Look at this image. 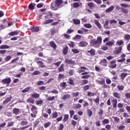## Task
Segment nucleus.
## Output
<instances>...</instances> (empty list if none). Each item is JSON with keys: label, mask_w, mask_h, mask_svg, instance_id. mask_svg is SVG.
Segmentation results:
<instances>
[{"label": "nucleus", "mask_w": 130, "mask_h": 130, "mask_svg": "<svg viewBox=\"0 0 130 130\" xmlns=\"http://www.w3.org/2000/svg\"><path fill=\"white\" fill-rule=\"evenodd\" d=\"M101 44H102V38L101 37H98L96 39H94L90 40V46L98 48L100 47Z\"/></svg>", "instance_id": "nucleus-1"}, {"label": "nucleus", "mask_w": 130, "mask_h": 130, "mask_svg": "<svg viewBox=\"0 0 130 130\" xmlns=\"http://www.w3.org/2000/svg\"><path fill=\"white\" fill-rule=\"evenodd\" d=\"M117 67V64H116V60H112L109 65V67L111 69H115Z\"/></svg>", "instance_id": "nucleus-2"}, {"label": "nucleus", "mask_w": 130, "mask_h": 130, "mask_svg": "<svg viewBox=\"0 0 130 130\" xmlns=\"http://www.w3.org/2000/svg\"><path fill=\"white\" fill-rule=\"evenodd\" d=\"M11 82H12V79H11V77L4 79L2 81V82L3 83V84H5L6 85L11 84Z\"/></svg>", "instance_id": "nucleus-3"}, {"label": "nucleus", "mask_w": 130, "mask_h": 130, "mask_svg": "<svg viewBox=\"0 0 130 130\" xmlns=\"http://www.w3.org/2000/svg\"><path fill=\"white\" fill-rule=\"evenodd\" d=\"M88 45V42L85 41H80L78 43V46L79 47H86Z\"/></svg>", "instance_id": "nucleus-4"}, {"label": "nucleus", "mask_w": 130, "mask_h": 130, "mask_svg": "<svg viewBox=\"0 0 130 130\" xmlns=\"http://www.w3.org/2000/svg\"><path fill=\"white\" fill-rule=\"evenodd\" d=\"M81 79H89L90 78V76L89 75V72H85L81 73Z\"/></svg>", "instance_id": "nucleus-5"}, {"label": "nucleus", "mask_w": 130, "mask_h": 130, "mask_svg": "<svg viewBox=\"0 0 130 130\" xmlns=\"http://www.w3.org/2000/svg\"><path fill=\"white\" fill-rule=\"evenodd\" d=\"M67 83L71 86H75L76 85L75 81H74V79L72 77L69 78L68 81H67Z\"/></svg>", "instance_id": "nucleus-6"}, {"label": "nucleus", "mask_w": 130, "mask_h": 130, "mask_svg": "<svg viewBox=\"0 0 130 130\" xmlns=\"http://www.w3.org/2000/svg\"><path fill=\"white\" fill-rule=\"evenodd\" d=\"M117 107L119 109L120 112H124V108H123V104H121L119 103L117 105Z\"/></svg>", "instance_id": "nucleus-7"}, {"label": "nucleus", "mask_w": 130, "mask_h": 130, "mask_svg": "<svg viewBox=\"0 0 130 130\" xmlns=\"http://www.w3.org/2000/svg\"><path fill=\"white\" fill-rule=\"evenodd\" d=\"M87 53H90V55L91 56H95L96 55V50L94 49H91L87 51Z\"/></svg>", "instance_id": "nucleus-8"}, {"label": "nucleus", "mask_w": 130, "mask_h": 130, "mask_svg": "<svg viewBox=\"0 0 130 130\" xmlns=\"http://www.w3.org/2000/svg\"><path fill=\"white\" fill-rule=\"evenodd\" d=\"M20 109H18L17 108H13L12 110V112L13 114H15V115H18L20 114Z\"/></svg>", "instance_id": "nucleus-9"}, {"label": "nucleus", "mask_w": 130, "mask_h": 130, "mask_svg": "<svg viewBox=\"0 0 130 130\" xmlns=\"http://www.w3.org/2000/svg\"><path fill=\"white\" fill-rule=\"evenodd\" d=\"M112 105H113V108H116L117 107V100L114 99L111 101Z\"/></svg>", "instance_id": "nucleus-10"}, {"label": "nucleus", "mask_w": 130, "mask_h": 130, "mask_svg": "<svg viewBox=\"0 0 130 130\" xmlns=\"http://www.w3.org/2000/svg\"><path fill=\"white\" fill-rule=\"evenodd\" d=\"M50 46H51V47H52L53 49H54V50H55V49L57 48V46L56 45V44H55V43L53 41L50 42Z\"/></svg>", "instance_id": "nucleus-11"}, {"label": "nucleus", "mask_w": 130, "mask_h": 130, "mask_svg": "<svg viewBox=\"0 0 130 130\" xmlns=\"http://www.w3.org/2000/svg\"><path fill=\"white\" fill-rule=\"evenodd\" d=\"M121 50H122V47H119L117 48L114 51L115 54H119V53H121Z\"/></svg>", "instance_id": "nucleus-12"}, {"label": "nucleus", "mask_w": 130, "mask_h": 130, "mask_svg": "<svg viewBox=\"0 0 130 130\" xmlns=\"http://www.w3.org/2000/svg\"><path fill=\"white\" fill-rule=\"evenodd\" d=\"M31 110L32 112L34 113V114H37L38 111H37V107L35 106V105H32V107L31 108Z\"/></svg>", "instance_id": "nucleus-13"}, {"label": "nucleus", "mask_w": 130, "mask_h": 130, "mask_svg": "<svg viewBox=\"0 0 130 130\" xmlns=\"http://www.w3.org/2000/svg\"><path fill=\"white\" fill-rule=\"evenodd\" d=\"M114 43H115V42L114 41V40H113L107 42L106 43V45H107V46L111 47L113 46V45H114Z\"/></svg>", "instance_id": "nucleus-14"}, {"label": "nucleus", "mask_w": 130, "mask_h": 130, "mask_svg": "<svg viewBox=\"0 0 130 130\" xmlns=\"http://www.w3.org/2000/svg\"><path fill=\"white\" fill-rule=\"evenodd\" d=\"M12 98H13V97L12 96L7 98L5 101H4L3 105H6V104H8V103H9V102H10L11 100H12Z\"/></svg>", "instance_id": "nucleus-15"}, {"label": "nucleus", "mask_w": 130, "mask_h": 130, "mask_svg": "<svg viewBox=\"0 0 130 130\" xmlns=\"http://www.w3.org/2000/svg\"><path fill=\"white\" fill-rule=\"evenodd\" d=\"M64 62L66 63H68V64H74L75 63V61L69 59H65Z\"/></svg>", "instance_id": "nucleus-16"}, {"label": "nucleus", "mask_w": 130, "mask_h": 130, "mask_svg": "<svg viewBox=\"0 0 130 130\" xmlns=\"http://www.w3.org/2000/svg\"><path fill=\"white\" fill-rule=\"evenodd\" d=\"M114 10V6H111L105 11L106 13H111Z\"/></svg>", "instance_id": "nucleus-17"}, {"label": "nucleus", "mask_w": 130, "mask_h": 130, "mask_svg": "<svg viewBox=\"0 0 130 130\" xmlns=\"http://www.w3.org/2000/svg\"><path fill=\"white\" fill-rule=\"evenodd\" d=\"M94 23L99 28V29H101L102 28V26L101 25V24L99 23V21L95 19L94 20Z\"/></svg>", "instance_id": "nucleus-18"}, {"label": "nucleus", "mask_w": 130, "mask_h": 130, "mask_svg": "<svg viewBox=\"0 0 130 130\" xmlns=\"http://www.w3.org/2000/svg\"><path fill=\"white\" fill-rule=\"evenodd\" d=\"M62 4V0H56L55 2V4L56 7H60V6Z\"/></svg>", "instance_id": "nucleus-19"}, {"label": "nucleus", "mask_w": 130, "mask_h": 130, "mask_svg": "<svg viewBox=\"0 0 130 130\" xmlns=\"http://www.w3.org/2000/svg\"><path fill=\"white\" fill-rule=\"evenodd\" d=\"M87 71V70H88V68L85 67H81L80 68V70L78 71V73L79 74H81V73H85V70Z\"/></svg>", "instance_id": "nucleus-20"}, {"label": "nucleus", "mask_w": 130, "mask_h": 130, "mask_svg": "<svg viewBox=\"0 0 130 130\" xmlns=\"http://www.w3.org/2000/svg\"><path fill=\"white\" fill-rule=\"evenodd\" d=\"M58 71L59 73L64 72V64H61L60 67L58 69Z\"/></svg>", "instance_id": "nucleus-21"}, {"label": "nucleus", "mask_w": 130, "mask_h": 130, "mask_svg": "<svg viewBox=\"0 0 130 130\" xmlns=\"http://www.w3.org/2000/svg\"><path fill=\"white\" fill-rule=\"evenodd\" d=\"M67 86H68V84H67V82H62L60 83V87L62 89H64L65 88H67Z\"/></svg>", "instance_id": "nucleus-22"}, {"label": "nucleus", "mask_w": 130, "mask_h": 130, "mask_svg": "<svg viewBox=\"0 0 130 130\" xmlns=\"http://www.w3.org/2000/svg\"><path fill=\"white\" fill-rule=\"evenodd\" d=\"M82 108V105L79 103L75 104L74 105V109H79Z\"/></svg>", "instance_id": "nucleus-23"}, {"label": "nucleus", "mask_w": 130, "mask_h": 130, "mask_svg": "<svg viewBox=\"0 0 130 130\" xmlns=\"http://www.w3.org/2000/svg\"><path fill=\"white\" fill-rule=\"evenodd\" d=\"M69 117H70V115H69V114H64L63 121H64V122H67V121L69 120Z\"/></svg>", "instance_id": "nucleus-24"}, {"label": "nucleus", "mask_w": 130, "mask_h": 130, "mask_svg": "<svg viewBox=\"0 0 130 130\" xmlns=\"http://www.w3.org/2000/svg\"><path fill=\"white\" fill-rule=\"evenodd\" d=\"M69 51V47L66 46V47L63 49V53L64 55L68 54V52Z\"/></svg>", "instance_id": "nucleus-25"}, {"label": "nucleus", "mask_w": 130, "mask_h": 130, "mask_svg": "<svg viewBox=\"0 0 130 130\" xmlns=\"http://www.w3.org/2000/svg\"><path fill=\"white\" fill-rule=\"evenodd\" d=\"M39 31V27H32L31 28V32H38Z\"/></svg>", "instance_id": "nucleus-26"}, {"label": "nucleus", "mask_w": 130, "mask_h": 130, "mask_svg": "<svg viewBox=\"0 0 130 130\" xmlns=\"http://www.w3.org/2000/svg\"><path fill=\"white\" fill-rule=\"evenodd\" d=\"M37 63L39 64L40 68H45V65H44V63L42 61H38Z\"/></svg>", "instance_id": "nucleus-27"}, {"label": "nucleus", "mask_w": 130, "mask_h": 130, "mask_svg": "<svg viewBox=\"0 0 130 130\" xmlns=\"http://www.w3.org/2000/svg\"><path fill=\"white\" fill-rule=\"evenodd\" d=\"M113 96H114L115 98H117V99H120V94L118 92H114L113 93Z\"/></svg>", "instance_id": "nucleus-28"}, {"label": "nucleus", "mask_w": 130, "mask_h": 130, "mask_svg": "<svg viewBox=\"0 0 130 130\" xmlns=\"http://www.w3.org/2000/svg\"><path fill=\"white\" fill-rule=\"evenodd\" d=\"M101 63L102 66H104V67H107V60L106 59H103L101 60Z\"/></svg>", "instance_id": "nucleus-29"}, {"label": "nucleus", "mask_w": 130, "mask_h": 130, "mask_svg": "<svg viewBox=\"0 0 130 130\" xmlns=\"http://www.w3.org/2000/svg\"><path fill=\"white\" fill-rule=\"evenodd\" d=\"M10 47L7 45H2L0 46V49H9Z\"/></svg>", "instance_id": "nucleus-30"}, {"label": "nucleus", "mask_w": 130, "mask_h": 130, "mask_svg": "<svg viewBox=\"0 0 130 130\" xmlns=\"http://www.w3.org/2000/svg\"><path fill=\"white\" fill-rule=\"evenodd\" d=\"M53 20L52 19H48L46 20L43 22L44 25H46L47 24H50V23H52Z\"/></svg>", "instance_id": "nucleus-31"}, {"label": "nucleus", "mask_w": 130, "mask_h": 130, "mask_svg": "<svg viewBox=\"0 0 130 130\" xmlns=\"http://www.w3.org/2000/svg\"><path fill=\"white\" fill-rule=\"evenodd\" d=\"M82 38V36L79 35H76L74 38V40H80Z\"/></svg>", "instance_id": "nucleus-32"}, {"label": "nucleus", "mask_w": 130, "mask_h": 130, "mask_svg": "<svg viewBox=\"0 0 130 130\" xmlns=\"http://www.w3.org/2000/svg\"><path fill=\"white\" fill-rule=\"evenodd\" d=\"M32 98H35L36 99H37V98H39L40 97V95L38 94V93H33L31 95Z\"/></svg>", "instance_id": "nucleus-33"}, {"label": "nucleus", "mask_w": 130, "mask_h": 130, "mask_svg": "<svg viewBox=\"0 0 130 130\" xmlns=\"http://www.w3.org/2000/svg\"><path fill=\"white\" fill-rule=\"evenodd\" d=\"M18 34H19V32L17 31H11L9 34V35L10 36H14V35H18Z\"/></svg>", "instance_id": "nucleus-34"}, {"label": "nucleus", "mask_w": 130, "mask_h": 130, "mask_svg": "<svg viewBox=\"0 0 130 130\" xmlns=\"http://www.w3.org/2000/svg\"><path fill=\"white\" fill-rule=\"evenodd\" d=\"M124 39H125V40H126V41H129V40H130L129 34H125L124 36Z\"/></svg>", "instance_id": "nucleus-35"}, {"label": "nucleus", "mask_w": 130, "mask_h": 130, "mask_svg": "<svg viewBox=\"0 0 130 130\" xmlns=\"http://www.w3.org/2000/svg\"><path fill=\"white\" fill-rule=\"evenodd\" d=\"M91 86L89 85H85L83 87V91H87V90H89L90 89V87Z\"/></svg>", "instance_id": "nucleus-36"}, {"label": "nucleus", "mask_w": 130, "mask_h": 130, "mask_svg": "<svg viewBox=\"0 0 130 130\" xmlns=\"http://www.w3.org/2000/svg\"><path fill=\"white\" fill-rule=\"evenodd\" d=\"M71 98V95L69 94L64 95L62 99L63 100H67L68 99H70Z\"/></svg>", "instance_id": "nucleus-37"}, {"label": "nucleus", "mask_w": 130, "mask_h": 130, "mask_svg": "<svg viewBox=\"0 0 130 130\" xmlns=\"http://www.w3.org/2000/svg\"><path fill=\"white\" fill-rule=\"evenodd\" d=\"M87 112L89 117H91V116H92L93 115V112L92 111H91V110H90L89 109H87Z\"/></svg>", "instance_id": "nucleus-38"}, {"label": "nucleus", "mask_w": 130, "mask_h": 130, "mask_svg": "<svg viewBox=\"0 0 130 130\" xmlns=\"http://www.w3.org/2000/svg\"><path fill=\"white\" fill-rule=\"evenodd\" d=\"M98 83L101 85H105V79H102L101 81L97 80Z\"/></svg>", "instance_id": "nucleus-39"}, {"label": "nucleus", "mask_w": 130, "mask_h": 130, "mask_svg": "<svg viewBox=\"0 0 130 130\" xmlns=\"http://www.w3.org/2000/svg\"><path fill=\"white\" fill-rule=\"evenodd\" d=\"M73 21L74 23L75 24V25H79V24L81 23V21L79 19H73Z\"/></svg>", "instance_id": "nucleus-40"}, {"label": "nucleus", "mask_w": 130, "mask_h": 130, "mask_svg": "<svg viewBox=\"0 0 130 130\" xmlns=\"http://www.w3.org/2000/svg\"><path fill=\"white\" fill-rule=\"evenodd\" d=\"M84 27H85V28H87V29H91V28H92V25L90 23H86L84 24Z\"/></svg>", "instance_id": "nucleus-41"}, {"label": "nucleus", "mask_w": 130, "mask_h": 130, "mask_svg": "<svg viewBox=\"0 0 130 130\" xmlns=\"http://www.w3.org/2000/svg\"><path fill=\"white\" fill-rule=\"evenodd\" d=\"M68 44L70 47H72V48L75 47V43L73 41H70Z\"/></svg>", "instance_id": "nucleus-42"}, {"label": "nucleus", "mask_w": 130, "mask_h": 130, "mask_svg": "<svg viewBox=\"0 0 130 130\" xmlns=\"http://www.w3.org/2000/svg\"><path fill=\"white\" fill-rule=\"evenodd\" d=\"M69 113L70 114V118H73V116H74V114H75V111L73 110H71L69 111Z\"/></svg>", "instance_id": "nucleus-43"}, {"label": "nucleus", "mask_w": 130, "mask_h": 130, "mask_svg": "<svg viewBox=\"0 0 130 130\" xmlns=\"http://www.w3.org/2000/svg\"><path fill=\"white\" fill-rule=\"evenodd\" d=\"M58 80L60 81V80H63L65 78V76L63 74H59L58 75Z\"/></svg>", "instance_id": "nucleus-44"}, {"label": "nucleus", "mask_w": 130, "mask_h": 130, "mask_svg": "<svg viewBox=\"0 0 130 130\" xmlns=\"http://www.w3.org/2000/svg\"><path fill=\"white\" fill-rule=\"evenodd\" d=\"M117 88L119 91H122L124 89V86L123 85H118Z\"/></svg>", "instance_id": "nucleus-45"}, {"label": "nucleus", "mask_w": 130, "mask_h": 130, "mask_svg": "<svg viewBox=\"0 0 130 130\" xmlns=\"http://www.w3.org/2000/svg\"><path fill=\"white\" fill-rule=\"evenodd\" d=\"M121 10L124 14H127L128 13V10L127 9H125L124 8H121Z\"/></svg>", "instance_id": "nucleus-46"}, {"label": "nucleus", "mask_w": 130, "mask_h": 130, "mask_svg": "<svg viewBox=\"0 0 130 130\" xmlns=\"http://www.w3.org/2000/svg\"><path fill=\"white\" fill-rule=\"evenodd\" d=\"M126 76H127V73H121V78L122 80H124L125 78H126Z\"/></svg>", "instance_id": "nucleus-47"}, {"label": "nucleus", "mask_w": 130, "mask_h": 130, "mask_svg": "<svg viewBox=\"0 0 130 130\" xmlns=\"http://www.w3.org/2000/svg\"><path fill=\"white\" fill-rule=\"evenodd\" d=\"M50 124H51V122H47V123L44 124V126L45 128H47V127H49V126H50Z\"/></svg>", "instance_id": "nucleus-48"}, {"label": "nucleus", "mask_w": 130, "mask_h": 130, "mask_svg": "<svg viewBox=\"0 0 130 130\" xmlns=\"http://www.w3.org/2000/svg\"><path fill=\"white\" fill-rule=\"evenodd\" d=\"M28 9L29 10H30V11H33V10H34L35 9V6L34 5H33V4H30L28 6Z\"/></svg>", "instance_id": "nucleus-49"}, {"label": "nucleus", "mask_w": 130, "mask_h": 130, "mask_svg": "<svg viewBox=\"0 0 130 130\" xmlns=\"http://www.w3.org/2000/svg\"><path fill=\"white\" fill-rule=\"evenodd\" d=\"M72 51L75 54L77 53H80V51L78 49H72Z\"/></svg>", "instance_id": "nucleus-50"}, {"label": "nucleus", "mask_w": 130, "mask_h": 130, "mask_svg": "<svg viewBox=\"0 0 130 130\" xmlns=\"http://www.w3.org/2000/svg\"><path fill=\"white\" fill-rule=\"evenodd\" d=\"M87 6H88L90 9H92V8H94V3H93L92 2L88 3L87 4Z\"/></svg>", "instance_id": "nucleus-51"}, {"label": "nucleus", "mask_w": 130, "mask_h": 130, "mask_svg": "<svg viewBox=\"0 0 130 130\" xmlns=\"http://www.w3.org/2000/svg\"><path fill=\"white\" fill-rule=\"evenodd\" d=\"M30 86H28L26 87L24 89L22 90V93H26L28 92L29 90H30Z\"/></svg>", "instance_id": "nucleus-52"}, {"label": "nucleus", "mask_w": 130, "mask_h": 130, "mask_svg": "<svg viewBox=\"0 0 130 130\" xmlns=\"http://www.w3.org/2000/svg\"><path fill=\"white\" fill-rule=\"evenodd\" d=\"M55 98V96H49L48 98H47V100H48V101H53Z\"/></svg>", "instance_id": "nucleus-53"}, {"label": "nucleus", "mask_w": 130, "mask_h": 130, "mask_svg": "<svg viewBox=\"0 0 130 130\" xmlns=\"http://www.w3.org/2000/svg\"><path fill=\"white\" fill-rule=\"evenodd\" d=\"M116 43V44L119 45V46H120V45H122V44H123V41H122V40L117 41Z\"/></svg>", "instance_id": "nucleus-54"}, {"label": "nucleus", "mask_w": 130, "mask_h": 130, "mask_svg": "<svg viewBox=\"0 0 130 130\" xmlns=\"http://www.w3.org/2000/svg\"><path fill=\"white\" fill-rule=\"evenodd\" d=\"M37 84L38 85V86H40L41 85H45V83H44V81H39L37 82Z\"/></svg>", "instance_id": "nucleus-55"}, {"label": "nucleus", "mask_w": 130, "mask_h": 130, "mask_svg": "<svg viewBox=\"0 0 130 130\" xmlns=\"http://www.w3.org/2000/svg\"><path fill=\"white\" fill-rule=\"evenodd\" d=\"M52 118H56V117H57V116H58V115L57 114V112H56L52 113Z\"/></svg>", "instance_id": "nucleus-56"}, {"label": "nucleus", "mask_w": 130, "mask_h": 130, "mask_svg": "<svg viewBox=\"0 0 130 130\" xmlns=\"http://www.w3.org/2000/svg\"><path fill=\"white\" fill-rule=\"evenodd\" d=\"M32 76H37V75H40V72L38 71H34L32 74Z\"/></svg>", "instance_id": "nucleus-57"}, {"label": "nucleus", "mask_w": 130, "mask_h": 130, "mask_svg": "<svg viewBox=\"0 0 130 130\" xmlns=\"http://www.w3.org/2000/svg\"><path fill=\"white\" fill-rule=\"evenodd\" d=\"M69 74V75L73 76L75 74V70L73 69H70Z\"/></svg>", "instance_id": "nucleus-58"}, {"label": "nucleus", "mask_w": 130, "mask_h": 130, "mask_svg": "<svg viewBox=\"0 0 130 130\" xmlns=\"http://www.w3.org/2000/svg\"><path fill=\"white\" fill-rule=\"evenodd\" d=\"M27 102L29 103H31V104H34V100H33V99L32 98H29L27 99Z\"/></svg>", "instance_id": "nucleus-59"}, {"label": "nucleus", "mask_w": 130, "mask_h": 130, "mask_svg": "<svg viewBox=\"0 0 130 130\" xmlns=\"http://www.w3.org/2000/svg\"><path fill=\"white\" fill-rule=\"evenodd\" d=\"M93 101L96 103V104H99V102H100V99H99V98H96L95 99L93 100Z\"/></svg>", "instance_id": "nucleus-60"}, {"label": "nucleus", "mask_w": 130, "mask_h": 130, "mask_svg": "<svg viewBox=\"0 0 130 130\" xmlns=\"http://www.w3.org/2000/svg\"><path fill=\"white\" fill-rule=\"evenodd\" d=\"M43 100L37 101L36 102L37 105H41V104H43Z\"/></svg>", "instance_id": "nucleus-61"}, {"label": "nucleus", "mask_w": 130, "mask_h": 130, "mask_svg": "<svg viewBox=\"0 0 130 130\" xmlns=\"http://www.w3.org/2000/svg\"><path fill=\"white\" fill-rule=\"evenodd\" d=\"M89 83L88 80L84 79L82 80V85H87Z\"/></svg>", "instance_id": "nucleus-62"}, {"label": "nucleus", "mask_w": 130, "mask_h": 130, "mask_svg": "<svg viewBox=\"0 0 130 130\" xmlns=\"http://www.w3.org/2000/svg\"><path fill=\"white\" fill-rule=\"evenodd\" d=\"M121 7H123V8H129L130 6L125 4H121Z\"/></svg>", "instance_id": "nucleus-63"}, {"label": "nucleus", "mask_w": 130, "mask_h": 130, "mask_svg": "<svg viewBox=\"0 0 130 130\" xmlns=\"http://www.w3.org/2000/svg\"><path fill=\"white\" fill-rule=\"evenodd\" d=\"M73 7L74 8H79V7H80V4H79V3L77 2L74 3L73 4Z\"/></svg>", "instance_id": "nucleus-64"}]
</instances>
